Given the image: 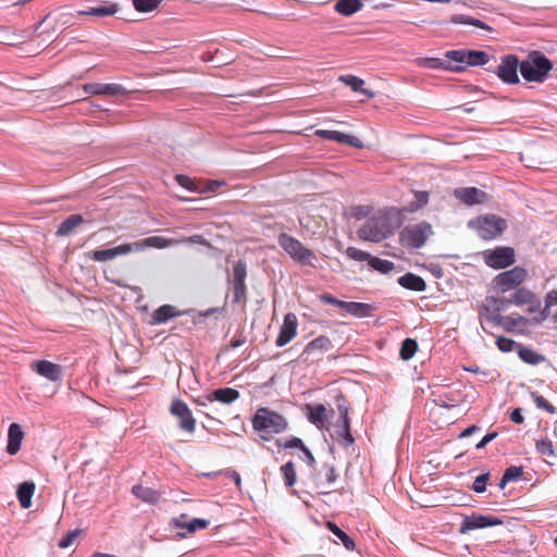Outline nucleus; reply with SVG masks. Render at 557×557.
I'll return each instance as SVG.
<instances>
[{
  "label": "nucleus",
  "instance_id": "nucleus-1",
  "mask_svg": "<svg viewBox=\"0 0 557 557\" xmlns=\"http://www.w3.org/2000/svg\"><path fill=\"white\" fill-rule=\"evenodd\" d=\"M403 224V210L389 207L377 210L358 228L360 239L380 243L389 237Z\"/></svg>",
  "mask_w": 557,
  "mask_h": 557
},
{
  "label": "nucleus",
  "instance_id": "nucleus-2",
  "mask_svg": "<svg viewBox=\"0 0 557 557\" xmlns=\"http://www.w3.org/2000/svg\"><path fill=\"white\" fill-rule=\"evenodd\" d=\"M175 243L176 242L169 240V238L162 236H150L135 243L122 244L120 246L108 249L94 250L91 252V258L92 260L98 262H106L109 260H113L119 256L128 255L134 251H143L146 248H168Z\"/></svg>",
  "mask_w": 557,
  "mask_h": 557
},
{
  "label": "nucleus",
  "instance_id": "nucleus-3",
  "mask_svg": "<svg viewBox=\"0 0 557 557\" xmlns=\"http://www.w3.org/2000/svg\"><path fill=\"white\" fill-rule=\"evenodd\" d=\"M552 69L550 60L540 52L530 53L528 59L520 62L519 66L525 81L536 83H543Z\"/></svg>",
  "mask_w": 557,
  "mask_h": 557
},
{
  "label": "nucleus",
  "instance_id": "nucleus-4",
  "mask_svg": "<svg viewBox=\"0 0 557 557\" xmlns=\"http://www.w3.org/2000/svg\"><path fill=\"white\" fill-rule=\"evenodd\" d=\"M252 426L258 432L278 434L286 430L287 421L282 414L273 410L259 408L252 418Z\"/></svg>",
  "mask_w": 557,
  "mask_h": 557
},
{
  "label": "nucleus",
  "instance_id": "nucleus-5",
  "mask_svg": "<svg viewBox=\"0 0 557 557\" xmlns=\"http://www.w3.org/2000/svg\"><path fill=\"white\" fill-rule=\"evenodd\" d=\"M433 235L430 223L420 222L405 226L399 233V243L409 249H419Z\"/></svg>",
  "mask_w": 557,
  "mask_h": 557
},
{
  "label": "nucleus",
  "instance_id": "nucleus-6",
  "mask_svg": "<svg viewBox=\"0 0 557 557\" xmlns=\"http://www.w3.org/2000/svg\"><path fill=\"white\" fill-rule=\"evenodd\" d=\"M468 226L476 230L481 238L488 240L499 236L507 228V222L495 214H486L470 220Z\"/></svg>",
  "mask_w": 557,
  "mask_h": 557
},
{
  "label": "nucleus",
  "instance_id": "nucleus-7",
  "mask_svg": "<svg viewBox=\"0 0 557 557\" xmlns=\"http://www.w3.org/2000/svg\"><path fill=\"white\" fill-rule=\"evenodd\" d=\"M277 243L294 261L300 264L313 265L317 260L312 250L306 248L298 239L286 233L278 235Z\"/></svg>",
  "mask_w": 557,
  "mask_h": 557
},
{
  "label": "nucleus",
  "instance_id": "nucleus-8",
  "mask_svg": "<svg viewBox=\"0 0 557 557\" xmlns=\"http://www.w3.org/2000/svg\"><path fill=\"white\" fill-rule=\"evenodd\" d=\"M528 276L525 269L521 267H515L511 270L499 273L494 278L495 286L503 293L516 288L520 285Z\"/></svg>",
  "mask_w": 557,
  "mask_h": 557
},
{
  "label": "nucleus",
  "instance_id": "nucleus-9",
  "mask_svg": "<svg viewBox=\"0 0 557 557\" xmlns=\"http://www.w3.org/2000/svg\"><path fill=\"white\" fill-rule=\"evenodd\" d=\"M485 262L494 269H504L515 262V251L510 247H499L484 253Z\"/></svg>",
  "mask_w": 557,
  "mask_h": 557
},
{
  "label": "nucleus",
  "instance_id": "nucleus-10",
  "mask_svg": "<svg viewBox=\"0 0 557 557\" xmlns=\"http://www.w3.org/2000/svg\"><path fill=\"white\" fill-rule=\"evenodd\" d=\"M247 275V267L243 260H238L233 267L231 284L233 287V301H240L246 294L245 280Z\"/></svg>",
  "mask_w": 557,
  "mask_h": 557
},
{
  "label": "nucleus",
  "instance_id": "nucleus-11",
  "mask_svg": "<svg viewBox=\"0 0 557 557\" xmlns=\"http://www.w3.org/2000/svg\"><path fill=\"white\" fill-rule=\"evenodd\" d=\"M503 524V521L494 516L471 515L466 516L460 525V533Z\"/></svg>",
  "mask_w": 557,
  "mask_h": 557
},
{
  "label": "nucleus",
  "instance_id": "nucleus-12",
  "mask_svg": "<svg viewBox=\"0 0 557 557\" xmlns=\"http://www.w3.org/2000/svg\"><path fill=\"white\" fill-rule=\"evenodd\" d=\"M519 66L520 63L516 55H506L497 67V76L506 84H517Z\"/></svg>",
  "mask_w": 557,
  "mask_h": 557
},
{
  "label": "nucleus",
  "instance_id": "nucleus-13",
  "mask_svg": "<svg viewBox=\"0 0 557 557\" xmlns=\"http://www.w3.org/2000/svg\"><path fill=\"white\" fill-rule=\"evenodd\" d=\"M170 412L175 416L177 419H180V428L188 433H194L196 421L193 418L191 411L189 410L188 406L180 400L175 399L173 400Z\"/></svg>",
  "mask_w": 557,
  "mask_h": 557
},
{
  "label": "nucleus",
  "instance_id": "nucleus-14",
  "mask_svg": "<svg viewBox=\"0 0 557 557\" xmlns=\"http://www.w3.org/2000/svg\"><path fill=\"white\" fill-rule=\"evenodd\" d=\"M298 320L295 313L285 314L278 336L275 341L277 347L287 345L297 335Z\"/></svg>",
  "mask_w": 557,
  "mask_h": 557
},
{
  "label": "nucleus",
  "instance_id": "nucleus-15",
  "mask_svg": "<svg viewBox=\"0 0 557 557\" xmlns=\"http://www.w3.org/2000/svg\"><path fill=\"white\" fill-rule=\"evenodd\" d=\"M30 368L38 375L51 382L61 381L63 375L62 367L48 360L34 361L32 362Z\"/></svg>",
  "mask_w": 557,
  "mask_h": 557
},
{
  "label": "nucleus",
  "instance_id": "nucleus-16",
  "mask_svg": "<svg viewBox=\"0 0 557 557\" xmlns=\"http://www.w3.org/2000/svg\"><path fill=\"white\" fill-rule=\"evenodd\" d=\"M315 135L320 138L337 141L355 148H362V141L356 136L348 135L338 131L318 129Z\"/></svg>",
  "mask_w": 557,
  "mask_h": 557
},
{
  "label": "nucleus",
  "instance_id": "nucleus-17",
  "mask_svg": "<svg viewBox=\"0 0 557 557\" xmlns=\"http://www.w3.org/2000/svg\"><path fill=\"white\" fill-rule=\"evenodd\" d=\"M88 95L119 96L125 94V88L120 84L88 83L83 86Z\"/></svg>",
  "mask_w": 557,
  "mask_h": 557
},
{
  "label": "nucleus",
  "instance_id": "nucleus-18",
  "mask_svg": "<svg viewBox=\"0 0 557 557\" xmlns=\"http://www.w3.org/2000/svg\"><path fill=\"white\" fill-rule=\"evenodd\" d=\"M454 196L468 206L482 203L486 200V194L475 187L457 188Z\"/></svg>",
  "mask_w": 557,
  "mask_h": 557
},
{
  "label": "nucleus",
  "instance_id": "nucleus-19",
  "mask_svg": "<svg viewBox=\"0 0 557 557\" xmlns=\"http://www.w3.org/2000/svg\"><path fill=\"white\" fill-rule=\"evenodd\" d=\"M119 11V4L110 1H103L99 4L88 8L87 10H81L77 13L79 15H90L96 17L112 16Z\"/></svg>",
  "mask_w": 557,
  "mask_h": 557
},
{
  "label": "nucleus",
  "instance_id": "nucleus-20",
  "mask_svg": "<svg viewBox=\"0 0 557 557\" xmlns=\"http://www.w3.org/2000/svg\"><path fill=\"white\" fill-rule=\"evenodd\" d=\"M24 438V432L17 423H12L8 430V445L7 451L13 456L21 449V444Z\"/></svg>",
  "mask_w": 557,
  "mask_h": 557
},
{
  "label": "nucleus",
  "instance_id": "nucleus-21",
  "mask_svg": "<svg viewBox=\"0 0 557 557\" xmlns=\"http://www.w3.org/2000/svg\"><path fill=\"white\" fill-rule=\"evenodd\" d=\"M307 418L318 429H323L327 422L326 408L322 404L306 405Z\"/></svg>",
  "mask_w": 557,
  "mask_h": 557
},
{
  "label": "nucleus",
  "instance_id": "nucleus-22",
  "mask_svg": "<svg viewBox=\"0 0 557 557\" xmlns=\"http://www.w3.org/2000/svg\"><path fill=\"white\" fill-rule=\"evenodd\" d=\"M332 348V342L327 336L321 335L307 344L301 357L309 358L314 352L323 354Z\"/></svg>",
  "mask_w": 557,
  "mask_h": 557
},
{
  "label": "nucleus",
  "instance_id": "nucleus-23",
  "mask_svg": "<svg viewBox=\"0 0 557 557\" xmlns=\"http://www.w3.org/2000/svg\"><path fill=\"white\" fill-rule=\"evenodd\" d=\"M239 397L238 391L230 387L219 388L206 396L209 403L220 401L223 404H231Z\"/></svg>",
  "mask_w": 557,
  "mask_h": 557
},
{
  "label": "nucleus",
  "instance_id": "nucleus-24",
  "mask_svg": "<svg viewBox=\"0 0 557 557\" xmlns=\"http://www.w3.org/2000/svg\"><path fill=\"white\" fill-rule=\"evenodd\" d=\"M132 493L140 500L147 504H156L160 499L162 493L153 490L151 487H147L144 485H134L132 488Z\"/></svg>",
  "mask_w": 557,
  "mask_h": 557
},
{
  "label": "nucleus",
  "instance_id": "nucleus-25",
  "mask_svg": "<svg viewBox=\"0 0 557 557\" xmlns=\"http://www.w3.org/2000/svg\"><path fill=\"white\" fill-rule=\"evenodd\" d=\"M509 320V317H503L497 313H481V326L485 332H488V325H499L506 331H510Z\"/></svg>",
  "mask_w": 557,
  "mask_h": 557
},
{
  "label": "nucleus",
  "instance_id": "nucleus-26",
  "mask_svg": "<svg viewBox=\"0 0 557 557\" xmlns=\"http://www.w3.org/2000/svg\"><path fill=\"white\" fill-rule=\"evenodd\" d=\"M398 283L400 286L414 292H423L426 287L424 280L412 273H406L400 276Z\"/></svg>",
  "mask_w": 557,
  "mask_h": 557
},
{
  "label": "nucleus",
  "instance_id": "nucleus-27",
  "mask_svg": "<svg viewBox=\"0 0 557 557\" xmlns=\"http://www.w3.org/2000/svg\"><path fill=\"white\" fill-rule=\"evenodd\" d=\"M34 492L35 484L33 482L26 481L20 484L16 495L22 508L27 509L30 507Z\"/></svg>",
  "mask_w": 557,
  "mask_h": 557
},
{
  "label": "nucleus",
  "instance_id": "nucleus-28",
  "mask_svg": "<svg viewBox=\"0 0 557 557\" xmlns=\"http://www.w3.org/2000/svg\"><path fill=\"white\" fill-rule=\"evenodd\" d=\"M373 310L374 307L366 302L348 301L345 306V311L356 318L369 317Z\"/></svg>",
  "mask_w": 557,
  "mask_h": 557
},
{
  "label": "nucleus",
  "instance_id": "nucleus-29",
  "mask_svg": "<svg viewBox=\"0 0 557 557\" xmlns=\"http://www.w3.org/2000/svg\"><path fill=\"white\" fill-rule=\"evenodd\" d=\"M84 222V219L81 214H72L67 216L58 227L57 235L58 236H67L70 235L77 226H79Z\"/></svg>",
  "mask_w": 557,
  "mask_h": 557
},
{
  "label": "nucleus",
  "instance_id": "nucleus-30",
  "mask_svg": "<svg viewBox=\"0 0 557 557\" xmlns=\"http://www.w3.org/2000/svg\"><path fill=\"white\" fill-rule=\"evenodd\" d=\"M418 64L426 69L461 71V66H451L448 61L440 58H422L418 60Z\"/></svg>",
  "mask_w": 557,
  "mask_h": 557
},
{
  "label": "nucleus",
  "instance_id": "nucleus-31",
  "mask_svg": "<svg viewBox=\"0 0 557 557\" xmlns=\"http://www.w3.org/2000/svg\"><path fill=\"white\" fill-rule=\"evenodd\" d=\"M338 410L343 423L342 431L338 433V435L342 437L344 445L349 446L354 443V437L349 432L348 409L346 407L338 406Z\"/></svg>",
  "mask_w": 557,
  "mask_h": 557
},
{
  "label": "nucleus",
  "instance_id": "nucleus-32",
  "mask_svg": "<svg viewBox=\"0 0 557 557\" xmlns=\"http://www.w3.org/2000/svg\"><path fill=\"white\" fill-rule=\"evenodd\" d=\"M343 83H345L347 86H349L354 91H357V92H361L362 95L369 97V98H373L374 97V92L369 90V89H366L363 88V79L357 77V76H354V75H345V76H341L339 78Z\"/></svg>",
  "mask_w": 557,
  "mask_h": 557
},
{
  "label": "nucleus",
  "instance_id": "nucleus-33",
  "mask_svg": "<svg viewBox=\"0 0 557 557\" xmlns=\"http://www.w3.org/2000/svg\"><path fill=\"white\" fill-rule=\"evenodd\" d=\"M176 314H177V311L173 306L163 305L153 312L152 320H153V323L161 324V323H165L166 321H169Z\"/></svg>",
  "mask_w": 557,
  "mask_h": 557
},
{
  "label": "nucleus",
  "instance_id": "nucleus-34",
  "mask_svg": "<svg viewBox=\"0 0 557 557\" xmlns=\"http://www.w3.org/2000/svg\"><path fill=\"white\" fill-rule=\"evenodd\" d=\"M450 22L454 24L472 25V26L479 27L484 30H491V27L488 25H486L484 22H482L481 20L474 18L469 15H465V14H454L450 17Z\"/></svg>",
  "mask_w": 557,
  "mask_h": 557
},
{
  "label": "nucleus",
  "instance_id": "nucleus-35",
  "mask_svg": "<svg viewBox=\"0 0 557 557\" xmlns=\"http://www.w3.org/2000/svg\"><path fill=\"white\" fill-rule=\"evenodd\" d=\"M535 299L534 293L527 288H518L511 296V302L515 305H528L533 304Z\"/></svg>",
  "mask_w": 557,
  "mask_h": 557
},
{
  "label": "nucleus",
  "instance_id": "nucleus-36",
  "mask_svg": "<svg viewBox=\"0 0 557 557\" xmlns=\"http://www.w3.org/2000/svg\"><path fill=\"white\" fill-rule=\"evenodd\" d=\"M490 61V55L484 51L467 50V65H484Z\"/></svg>",
  "mask_w": 557,
  "mask_h": 557
},
{
  "label": "nucleus",
  "instance_id": "nucleus-37",
  "mask_svg": "<svg viewBox=\"0 0 557 557\" xmlns=\"http://www.w3.org/2000/svg\"><path fill=\"white\" fill-rule=\"evenodd\" d=\"M327 529L343 543V545L351 550L355 548L354 541L342 530L339 529L335 523L329 521L326 523Z\"/></svg>",
  "mask_w": 557,
  "mask_h": 557
},
{
  "label": "nucleus",
  "instance_id": "nucleus-38",
  "mask_svg": "<svg viewBox=\"0 0 557 557\" xmlns=\"http://www.w3.org/2000/svg\"><path fill=\"white\" fill-rule=\"evenodd\" d=\"M557 304V290H550L545 296V307L541 310L537 323L543 322L549 315L548 309Z\"/></svg>",
  "mask_w": 557,
  "mask_h": 557
},
{
  "label": "nucleus",
  "instance_id": "nucleus-39",
  "mask_svg": "<svg viewBox=\"0 0 557 557\" xmlns=\"http://www.w3.org/2000/svg\"><path fill=\"white\" fill-rule=\"evenodd\" d=\"M417 349H418L417 342L412 338H406L401 343V347H400V351H399L400 358L404 360L411 359L414 356Z\"/></svg>",
  "mask_w": 557,
  "mask_h": 557
},
{
  "label": "nucleus",
  "instance_id": "nucleus-40",
  "mask_svg": "<svg viewBox=\"0 0 557 557\" xmlns=\"http://www.w3.org/2000/svg\"><path fill=\"white\" fill-rule=\"evenodd\" d=\"M519 357L527 363L530 364H537L541 361L544 360V357L534 351L533 349L527 348V347H520Z\"/></svg>",
  "mask_w": 557,
  "mask_h": 557
},
{
  "label": "nucleus",
  "instance_id": "nucleus-41",
  "mask_svg": "<svg viewBox=\"0 0 557 557\" xmlns=\"http://www.w3.org/2000/svg\"><path fill=\"white\" fill-rule=\"evenodd\" d=\"M369 265L373 270H375L380 273H383V274H387L394 269V263L392 261L380 259V258L373 257V256L370 259Z\"/></svg>",
  "mask_w": 557,
  "mask_h": 557
},
{
  "label": "nucleus",
  "instance_id": "nucleus-42",
  "mask_svg": "<svg viewBox=\"0 0 557 557\" xmlns=\"http://www.w3.org/2000/svg\"><path fill=\"white\" fill-rule=\"evenodd\" d=\"M161 0H133V7L140 13H149L158 9Z\"/></svg>",
  "mask_w": 557,
  "mask_h": 557
},
{
  "label": "nucleus",
  "instance_id": "nucleus-43",
  "mask_svg": "<svg viewBox=\"0 0 557 557\" xmlns=\"http://www.w3.org/2000/svg\"><path fill=\"white\" fill-rule=\"evenodd\" d=\"M429 201V194L426 191H417L414 194V201H412L408 208H404V212H413L425 206Z\"/></svg>",
  "mask_w": 557,
  "mask_h": 557
},
{
  "label": "nucleus",
  "instance_id": "nucleus-44",
  "mask_svg": "<svg viewBox=\"0 0 557 557\" xmlns=\"http://www.w3.org/2000/svg\"><path fill=\"white\" fill-rule=\"evenodd\" d=\"M281 472L285 480V485L290 487L296 483V470L292 461L286 462L281 467Z\"/></svg>",
  "mask_w": 557,
  "mask_h": 557
},
{
  "label": "nucleus",
  "instance_id": "nucleus-45",
  "mask_svg": "<svg viewBox=\"0 0 557 557\" xmlns=\"http://www.w3.org/2000/svg\"><path fill=\"white\" fill-rule=\"evenodd\" d=\"M445 55L449 64L450 61H454L458 63L457 66H461V70L467 65V50H450Z\"/></svg>",
  "mask_w": 557,
  "mask_h": 557
},
{
  "label": "nucleus",
  "instance_id": "nucleus-46",
  "mask_svg": "<svg viewBox=\"0 0 557 557\" xmlns=\"http://www.w3.org/2000/svg\"><path fill=\"white\" fill-rule=\"evenodd\" d=\"M346 255L348 258H350L355 261H359V262L367 261L368 264L370 263V259L372 258V256L369 252L358 249L356 247H348L346 249Z\"/></svg>",
  "mask_w": 557,
  "mask_h": 557
},
{
  "label": "nucleus",
  "instance_id": "nucleus-47",
  "mask_svg": "<svg viewBox=\"0 0 557 557\" xmlns=\"http://www.w3.org/2000/svg\"><path fill=\"white\" fill-rule=\"evenodd\" d=\"M175 180L180 186H182L190 191L199 193L200 182H195L189 176H186L183 174L176 175Z\"/></svg>",
  "mask_w": 557,
  "mask_h": 557
},
{
  "label": "nucleus",
  "instance_id": "nucleus-48",
  "mask_svg": "<svg viewBox=\"0 0 557 557\" xmlns=\"http://www.w3.org/2000/svg\"><path fill=\"white\" fill-rule=\"evenodd\" d=\"M531 398L539 409L546 410L548 413H555L556 408L549 404L542 395L537 393H531Z\"/></svg>",
  "mask_w": 557,
  "mask_h": 557
},
{
  "label": "nucleus",
  "instance_id": "nucleus-49",
  "mask_svg": "<svg viewBox=\"0 0 557 557\" xmlns=\"http://www.w3.org/2000/svg\"><path fill=\"white\" fill-rule=\"evenodd\" d=\"M488 479H490V473L488 472L483 473V474L476 476L474 482H473V484H472V490L475 493H483V492H485Z\"/></svg>",
  "mask_w": 557,
  "mask_h": 557
},
{
  "label": "nucleus",
  "instance_id": "nucleus-50",
  "mask_svg": "<svg viewBox=\"0 0 557 557\" xmlns=\"http://www.w3.org/2000/svg\"><path fill=\"white\" fill-rule=\"evenodd\" d=\"M496 346L500 351L509 352V351L513 350V348L516 346V342L511 338H508L505 336H499L496 339Z\"/></svg>",
  "mask_w": 557,
  "mask_h": 557
},
{
  "label": "nucleus",
  "instance_id": "nucleus-51",
  "mask_svg": "<svg viewBox=\"0 0 557 557\" xmlns=\"http://www.w3.org/2000/svg\"><path fill=\"white\" fill-rule=\"evenodd\" d=\"M209 525V521L206 519L194 518L189 520L188 524H186V530L189 533H193L197 530L206 529Z\"/></svg>",
  "mask_w": 557,
  "mask_h": 557
},
{
  "label": "nucleus",
  "instance_id": "nucleus-52",
  "mask_svg": "<svg viewBox=\"0 0 557 557\" xmlns=\"http://www.w3.org/2000/svg\"><path fill=\"white\" fill-rule=\"evenodd\" d=\"M536 450L544 456H553L554 449L550 441L542 440L536 442Z\"/></svg>",
  "mask_w": 557,
  "mask_h": 557
},
{
  "label": "nucleus",
  "instance_id": "nucleus-53",
  "mask_svg": "<svg viewBox=\"0 0 557 557\" xmlns=\"http://www.w3.org/2000/svg\"><path fill=\"white\" fill-rule=\"evenodd\" d=\"M320 300L324 304L336 306L343 310H345V306L348 302V301L339 300L327 293L320 295Z\"/></svg>",
  "mask_w": 557,
  "mask_h": 557
},
{
  "label": "nucleus",
  "instance_id": "nucleus-54",
  "mask_svg": "<svg viewBox=\"0 0 557 557\" xmlns=\"http://www.w3.org/2000/svg\"><path fill=\"white\" fill-rule=\"evenodd\" d=\"M222 185H224V182L220 181H211L207 183L200 182L199 193H213L218 190V188H220Z\"/></svg>",
  "mask_w": 557,
  "mask_h": 557
},
{
  "label": "nucleus",
  "instance_id": "nucleus-55",
  "mask_svg": "<svg viewBox=\"0 0 557 557\" xmlns=\"http://www.w3.org/2000/svg\"><path fill=\"white\" fill-rule=\"evenodd\" d=\"M504 474H505V479L506 480H509L510 482L511 481H517L522 475V468L521 467L511 466V467H509V468H507L505 470Z\"/></svg>",
  "mask_w": 557,
  "mask_h": 557
},
{
  "label": "nucleus",
  "instance_id": "nucleus-56",
  "mask_svg": "<svg viewBox=\"0 0 557 557\" xmlns=\"http://www.w3.org/2000/svg\"><path fill=\"white\" fill-rule=\"evenodd\" d=\"M78 534H79V531H77V530H74V531L69 532V533L66 534V536H64V537L60 541L59 546H60L61 548H67V547H70V546L73 544L74 540L78 536Z\"/></svg>",
  "mask_w": 557,
  "mask_h": 557
},
{
  "label": "nucleus",
  "instance_id": "nucleus-57",
  "mask_svg": "<svg viewBox=\"0 0 557 557\" xmlns=\"http://www.w3.org/2000/svg\"><path fill=\"white\" fill-rule=\"evenodd\" d=\"M171 240L172 242H176L175 244H172L171 246H175V245L183 244V243H188V244H206V240L200 235H193V236L187 237V238L171 239Z\"/></svg>",
  "mask_w": 557,
  "mask_h": 557
},
{
  "label": "nucleus",
  "instance_id": "nucleus-58",
  "mask_svg": "<svg viewBox=\"0 0 557 557\" xmlns=\"http://www.w3.org/2000/svg\"><path fill=\"white\" fill-rule=\"evenodd\" d=\"M283 447L284 448H299L300 450H302L305 445L300 438L292 437L284 443Z\"/></svg>",
  "mask_w": 557,
  "mask_h": 557
},
{
  "label": "nucleus",
  "instance_id": "nucleus-59",
  "mask_svg": "<svg viewBox=\"0 0 557 557\" xmlns=\"http://www.w3.org/2000/svg\"><path fill=\"white\" fill-rule=\"evenodd\" d=\"M497 436L496 432L487 433L483 436V438L475 445L476 449L484 448L488 443H491Z\"/></svg>",
  "mask_w": 557,
  "mask_h": 557
},
{
  "label": "nucleus",
  "instance_id": "nucleus-60",
  "mask_svg": "<svg viewBox=\"0 0 557 557\" xmlns=\"http://www.w3.org/2000/svg\"><path fill=\"white\" fill-rule=\"evenodd\" d=\"M302 456H300V459L306 461L309 466H313L315 462V459L312 455V453L305 446L301 450Z\"/></svg>",
  "mask_w": 557,
  "mask_h": 557
},
{
  "label": "nucleus",
  "instance_id": "nucleus-61",
  "mask_svg": "<svg viewBox=\"0 0 557 557\" xmlns=\"http://www.w3.org/2000/svg\"><path fill=\"white\" fill-rule=\"evenodd\" d=\"M188 522L189 520H187V516L185 515L172 519V524L181 529H186V524H188Z\"/></svg>",
  "mask_w": 557,
  "mask_h": 557
},
{
  "label": "nucleus",
  "instance_id": "nucleus-62",
  "mask_svg": "<svg viewBox=\"0 0 557 557\" xmlns=\"http://www.w3.org/2000/svg\"><path fill=\"white\" fill-rule=\"evenodd\" d=\"M510 420L515 423H522L524 418H523V414L521 412V410L519 408L515 409L511 414H510Z\"/></svg>",
  "mask_w": 557,
  "mask_h": 557
},
{
  "label": "nucleus",
  "instance_id": "nucleus-63",
  "mask_svg": "<svg viewBox=\"0 0 557 557\" xmlns=\"http://www.w3.org/2000/svg\"><path fill=\"white\" fill-rule=\"evenodd\" d=\"M325 476H326V481L329 483H334L336 481V479H337V474H336L335 469L333 467H330L327 469V472H326Z\"/></svg>",
  "mask_w": 557,
  "mask_h": 557
},
{
  "label": "nucleus",
  "instance_id": "nucleus-64",
  "mask_svg": "<svg viewBox=\"0 0 557 557\" xmlns=\"http://www.w3.org/2000/svg\"><path fill=\"white\" fill-rule=\"evenodd\" d=\"M370 212V208L367 206H360L356 210V218L360 219L362 216H366Z\"/></svg>",
  "mask_w": 557,
  "mask_h": 557
}]
</instances>
